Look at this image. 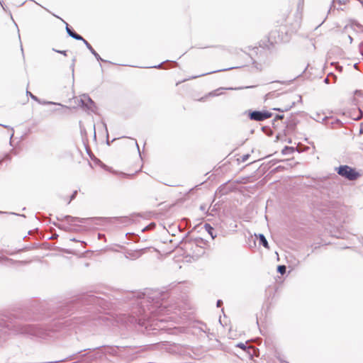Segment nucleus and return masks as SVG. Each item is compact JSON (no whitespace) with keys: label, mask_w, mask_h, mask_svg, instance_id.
Masks as SVG:
<instances>
[{"label":"nucleus","mask_w":363,"mask_h":363,"mask_svg":"<svg viewBox=\"0 0 363 363\" xmlns=\"http://www.w3.org/2000/svg\"><path fill=\"white\" fill-rule=\"evenodd\" d=\"M156 296L144 297L140 302V308L138 311L134 312L138 316V319L134 318L135 322L140 325H143L144 321L148 320L151 316H156L164 313L166 306H163Z\"/></svg>","instance_id":"f257e3e1"},{"label":"nucleus","mask_w":363,"mask_h":363,"mask_svg":"<svg viewBox=\"0 0 363 363\" xmlns=\"http://www.w3.org/2000/svg\"><path fill=\"white\" fill-rule=\"evenodd\" d=\"M15 331L19 334L29 335L41 338H45L47 336V331L36 325H15Z\"/></svg>","instance_id":"f03ea898"},{"label":"nucleus","mask_w":363,"mask_h":363,"mask_svg":"<svg viewBox=\"0 0 363 363\" xmlns=\"http://www.w3.org/2000/svg\"><path fill=\"white\" fill-rule=\"evenodd\" d=\"M335 171L340 176L350 181L356 180L360 176L355 169L348 165H340L335 168Z\"/></svg>","instance_id":"7ed1b4c3"},{"label":"nucleus","mask_w":363,"mask_h":363,"mask_svg":"<svg viewBox=\"0 0 363 363\" xmlns=\"http://www.w3.org/2000/svg\"><path fill=\"white\" fill-rule=\"evenodd\" d=\"M272 114L267 111H253L249 113V117L251 120L256 121H262L265 119L270 118Z\"/></svg>","instance_id":"20e7f679"},{"label":"nucleus","mask_w":363,"mask_h":363,"mask_svg":"<svg viewBox=\"0 0 363 363\" xmlns=\"http://www.w3.org/2000/svg\"><path fill=\"white\" fill-rule=\"evenodd\" d=\"M89 219H106V218H89ZM58 220L61 221H67L69 224H72L75 222H79V223H84L86 220L88 218H82L78 217H73L71 216H64L61 217H57Z\"/></svg>","instance_id":"39448f33"},{"label":"nucleus","mask_w":363,"mask_h":363,"mask_svg":"<svg viewBox=\"0 0 363 363\" xmlns=\"http://www.w3.org/2000/svg\"><path fill=\"white\" fill-rule=\"evenodd\" d=\"M80 103L83 107H86L87 110L94 112L96 107L95 103L92 99L87 95H83L80 99Z\"/></svg>","instance_id":"423d86ee"},{"label":"nucleus","mask_w":363,"mask_h":363,"mask_svg":"<svg viewBox=\"0 0 363 363\" xmlns=\"http://www.w3.org/2000/svg\"><path fill=\"white\" fill-rule=\"evenodd\" d=\"M143 249L138 250H130L125 252V257L131 260H135L141 257L144 252Z\"/></svg>","instance_id":"0eeeda50"},{"label":"nucleus","mask_w":363,"mask_h":363,"mask_svg":"<svg viewBox=\"0 0 363 363\" xmlns=\"http://www.w3.org/2000/svg\"><path fill=\"white\" fill-rule=\"evenodd\" d=\"M65 24H66V31L70 37H72V38H74L77 40H83L82 36H81L80 35L77 33L75 31H74L72 29H71L67 23H65Z\"/></svg>","instance_id":"6e6552de"},{"label":"nucleus","mask_w":363,"mask_h":363,"mask_svg":"<svg viewBox=\"0 0 363 363\" xmlns=\"http://www.w3.org/2000/svg\"><path fill=\"white\" fill-rule=\"evenodd\" d=\"M26 93H27V95H29L32 99L38 101L39 104H57V103H55V102H52V101H43V102H41L40 101V99L36 96L33 95L30 91H27ZM57 105L62 106L60 104H57Z\"/></svg>","instance_id":"1a4fd4ad"},{"label":"nucleus","mask_w":363,"mask_h":363,"mask_svg":"<svg viewBox=\"0 0 363 363\" xmlns=\"http://www.w3.org/2000/svg\"><path fill=\"white\" fill-rule=\"evenodd\" d=\"M204 229L211 235L212 239H215L216 238L217 235L214 233V229L210 224L206 223L204 225Z\"/></svg>","instance_id":"9d476101"},{"label":"nucleus","mask_w":363,"mask_h":363,"mask_svg":"<svg viewBox=\"0 0 363 363\" xmlns=\"http://www.w3.org/2000/svg\"><path fill=\"white\" fill-rule=\"evenodd\" d=\"M258 238H259L260 245H262L263 247H264L267 249L269 248L268 242H267L265 236L263 234H259Z\"/></svg>","instance_id":"9b49d317"},{"label":"nucleus","mask_w":363,"mask_h":363,"mask_svg":"<svg viewBox=\"0 0 363 363\" xmlns=\"http://www.w3.org/2000/svg\"><path fill=\"white\" fill-rule=\"evenodd\" d=\"M115 219L118 220L120 223H123L126 225L131 223V218L129 217L115 218Z\"/></svg>","instance_id":"f8f14e48"},{"label":"nucleus","mask_w":363,"mask_h":363,"mask_svg":"<svg viewBox=\"0 0 363 363\" xmlns=\"http://www.w3.org/2000/svg\"><path fill=\"white\" fill-rule=\"evenodd\" d=\"M294 151V147H288V146H286V147L282 150V154H284V155H287V154L292 153Z\"/></svg>","instance_id":"ddd939ff"},{"label":"nucleus","mask_w":363,"mask_h":363,"mask_svg":"<svg viewBox=\"0 0 363 363\" xmlns=\"http://www.w3.org/2000/svg\"><path fill=\"white\" fill-rule=\"evenodd\" d=\"M286 267L285 265H279L277 267V272L281 274H284L286 273Z\"/></svg>","instance_id":"4468645a"},{"label":"nucleus","mask_w":363,"mask_h":363,"mask_svg":"<svg viewBox=\"0 0 363 363\" xmlns=\"http://www.w3.org/2000/svg\"><path fill=\"white\" fill-rule=\"evenodd\" d=\"M231 69V68H227V69H223L215 70V71H212V72H207V73H204V74H200V75H199L198 77H200V76H204V75H206V74H209L215 73V72H218L225 71V70H228V69Z\"/></svg>","instance_id":"2eb2a0df"},{"label":"nucleus","mask_w":363,"mask_h":363,"mask_svg":"<svg viewBox=\"0 0 363 363\" xmlns=\"http://www.w3.org/2000/svg\"><path fill=\"white\" fill-rule=\"evenodd\" d=\"M91 54L96 57V59L98 61H104L95 50L92 52Z\"/></svg>","instance_id":"dca6fc26"},{"label":"nucleus","mask_w":363,"mask_h":363,"mask_svg":"<svg viewBox=\"0 0 363 363\" xmlns=\"http://www.w3.org/2000/svg\"><path fill=\"white\" fill-rule=\"evenodd\" d=\"M77 195V190H75V191H74V192H73V193H72V194L71 195V196H70V199H69V201H68V203H69L72 200H74V199L76 198Z\"/></svg>","instance_id":"f3484780"},{"label":"nucleus","mask_w":363,"mask_h":363,"mask_svg":"<svg viewBox=\"0 0 363 363\" xmlns=\"http://www.w3.org/2000/svg\"><path fill=\"white\" fill-rule=\"evenodd\" d=\"M2 126H4V128H9L11 129V136H10V140L12 139V138L13 137V135H14V130H13V128L10 127V126H8V125H1Z\"/></svg>","instance_id":"a211bd4d"},{"label":"nucleus","mask_w":363,"mask_h":363,"mask_svg":"<svg viewBox=\"0 0 363 363\" xmlns=\"http://www.w3.org/2000/svg\"><path fill=\"white\" fill-rule=\"evenodd\" d=\"M81 41H82L84 43V44L86 45V47L87 48H89L91 45H90V43L86 40H85L84 38H83V40H80Z\"/></svg>","instance_id":"6ab92c4d"},{"label":"nucleus","mask_w":363,"mask_h":363,"mask_svg":"<svg viewBox=\"0 0 363 363\" xmlns=\"http://www.w3.org/2000/svg\"><path fill=\"white\" fill-rule=\"evenodd\" d=\"M52 50H53V51H55L56 52H59V53L62 54L64 55H67V51H65V50H55L54 48Z\"/></svg>","instance_id":"aec40b11"},{"label":"nucleus","mask_w":363,"mask_h":363,"mask_svg":"<svg viewBox=\"0 0 363 363\" xmlns=\"http://www.w3.org/2000/svg\"><path fill=\"white\" fill-rule=\"evenodd\" d=\"M238 347L242 348L243 350H245L246 347L244 343L240 342L237 345Z\"/></svg>","instance_id":"412c9836"},{"label":"nucleus","mask_w":363,"mask_h":363,"mask_svg":"<svg viewBox=\"0 0 363 363\" xmlns=\"http://www.w3.org/2000/svg\"><path fill=\"white\" fill-rule=\"evenodd\" d=\"M250 155H244L242 157V162H246L248 158H249Z\"/></svg>","instance_id":"4be33fe9"},{"label":"nucleus","mask_w":363,"mask_h":363,"mask_svg":"<svg viewBox=\"0 0 363 363\" xmlns=\"http://www.w3.org/2000/svg\"><path fill=\"white\" fill-rule=\"evenodd\" d=\"M74 62H75V58H74L72 60V63L70 66L71 69H72V74L74 75Z\"/></svg>","instance_id":"5701e85b"},{"label":"nucleus","mask_w":363,"mask_h":363,"mask_svg":"<svg viewBox=\"0 0 363 363\" xmlns=\"http://www.w3.org/2000/svg\"><path fill=\"white\" fill-rule=\"evenodd\" d=\"M284 118L283 115H277L274 120H281Z\"/></svg>","instance_id":"b1692460"},{"label":"nucleus","mask_w":363,"mask_h":363,"mask_svg":"<svg viewBox=\"0 0 363 363\" xmlns=\"http://www.w3.org/2000/svg\"><path fill=\"white\" fill-rule=\"evenodd\" d=\"M291 107V106L290 107H289V108H286L285 109L274 108V110H277V111H281V112H283V111H288Z\"/></svg>","instance_id":"393cba45"},{"label":"nucleus","mask_w":363,"mask_h":363,"mask_svg":"<svg viewBox=\"0 0 363 363\" xmlns=\"http://www.w3.org/2000/svg\"><path fill=\"white\" fill-rule=\"evenodd\" d=\"M223 303L222 301L221 300H218L217 301V306L218 307H220L221 306V304Z\"/></svg>","instance_id":"a878e982"},{"label":"nucleus","mask_w":363,"mask_h":363,"mask_svg":"<svg viewBox=\"0 0 363 363\" xmlns=\"http://www.w3.org/2000/svg\"><path fill=\"white\" fill-rule=\"evenodd\" d=\"M134 140H135V145H136V147H137V148H138V152H140L139 145H138V143H137L136 140H135V139H134Z\"/></svg>","instance_id":"bb28decb"},{"label":"nucleus","mask_w":363,"mask_h":363,"mask_svg":"<svg viewBox=\"0 0 363 363\" xmlns=\"http://www.w3.org/2000/svg\"><path fill=\"white\" fill-rule=\"evenodd\" d=\"M347 38L349 39L350 43H352V42L353 40L352 38L350 35H347Z\"/></svg>","instance_id":"cd10ccee"},{"label":"nucleus","mask_w":363,"mask_h":363,"mask_svg":"<svg viewBox=\"0 0 363 363\" xmlns=\"http://www.w3.org/2000/svg\"><path fill=\"white\" fill-rule=\"evenodd\" d=\"M210 96H217L218 94H216L215 91L209 93Z\"/></svg>","instance_id":"c85d7f7f"},{"label":"nucleus","mask_w":363,"mask_h":363,"mask_svg":"<svg viewBox=\"0 0 363 363\" xmlns=\"http://www.w3.org/2000/svg\"><path fill=\"white\" fill-rule=\"evenodd\" d=\"M162 63H161V64H160V65H155V66H153L152 67H154V68H160V67H161V66H162Z\"/></svg>","instance_id":"c756f323"},{"label":"nucleus","mask_w":363,"mask_h":363,"mask_svg":"<svg viewBox=\"0 0 363 363\" xmlns=\"http://www.w3.org/2000/svg\"><path fill=\"white\" fill-rule=\"evenodd\" d=\"M88 49H89V50L91 52V53L95 50L92 48V46H91V47H90L89 48H88Z\"/></svg>","instance_id":"7c9ffc66"},{"label":"nucleus","mask_w":363,"mask_h":363,"mask_svg":"<svg viewBox=\"0 0 363 363\" xmlns=\"http://www.w3.org/2000/svg\"><path fill=\"white\" fill-rule=\"evenodd\" d=\"M200 208L201 211H204L206 208L204 206H201Z\"/></svg>","instance_id":"2f4dec72"},{"label":"nucleus","mask_w":363,"mask_h":363,"mask_svg":"<svg viewBox=\"0 0 363 363\" xmlns=\"http://www.w3.org/2000/svg\"><path fill=\"white\" fill-rule=\"evenodd\" d=\"M325 83H328V78H325Z\"/></svg>","instance_id":"473e14b6"},{"label":"nucleus","mask_w":363,"mask_h":363,"mask_svg":"<svg viewBox=\"0 0 363 363\" xmlns=\"http://www.w3.org/2000/svg\"><path fill=\"white\" fill-rule=\"evenodd\" d=\"M359 2L363 5V0H360Z\"/></svg>","instance_id":"72a5a7b5"},{"label":"nucleus","mask_w":363,"mask_h":363,"mask_svg":"<svg viewBox=\"0 0 363 363\" xmlns=\"http://www.w3.org/2000/svg\"><path fill=\"white\" fill-rule=\"evenodd\" d=\"M252 87H253V86H246L247 89L252 88Z\"/></svg>","instance_id":"f704fd0d"},{"label":"nucleus","mask_w":363,"mask_h":363,"mask_svg":"<svg viewBox=\"0 0 363 363\" xmlns=\"http://www.w3.org/2000/svg\"><path fill=\"white\" fill-rule=\"evenodd\" d=\"M94 130H95V125L93 126ZM94 135H96V133H94Z\"/></svg>","instance_id":"c9c22d12"},{"label":"nucleus","mask_w":363,"mask_h":363,"mask_svg":"<svg viewBox=\"0 0 363 363\" xmlns=\"http://www.w3.org/2000/svg\"><path fill=\"white\" fill-rule=\"evenodd\" d=\"M104 126L105 128H106V125L105 123H104ZM106 129L107 130V128H106Z\"/></svg>","instance_id":"e433bc0d"},{"label":"nucleus","mask_w":363,"mask_h":363,"mask_svg":"<svg viewBox=\"0 0 363 363\" xmlns=\"http://www.w3.org/2000/svg\"><path fill=\"white\" fill-rule=\"evenodd\" d=\"M2 162V160H0V164Z\"/></svg>","instance_id":"4c0bfd02"}]
</instances>
